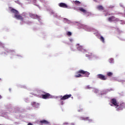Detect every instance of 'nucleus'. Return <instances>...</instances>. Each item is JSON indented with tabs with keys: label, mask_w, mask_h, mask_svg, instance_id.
<instances>
[{
	"label": "nucleus",
	"mask_w": 125,
	"mask_h": 125,
	"mask_svg": "<svg viewBox=\"0 0 125 125\" xmlns=\"http://www.w3.org/2000/svg\"><path fill=\"white\" fill-rule=\"evenodd\" d=\"M76 75L74 76L75 78H81L83 77L82 75H84V77H86V78H89V75H90V73L87 71H85L83 69H80L76 72Z\"/></svg>",
	"instance_id": "nucleus-1"
},
{
	"label": "nucleus",
	"mask_w": 125,
	"mask_h": 125,
	"mask_svg": "<svg viewBox=\"0 0 125 125\" xmlns=\"http://www.w3.org/2000/svg\"><path fill=\"white\" fill-rule=\"evenodd\" d=\"M11 12L12 13L15 14V18L18 19V20H21V21H24V18L23 17V16L19 14V12H18V11L15 10V9L12 8L11 10Z\"/></svg>",
	"instance_id": "nucleus-2"
},
{
	"label": "nucleus",
	"mask_w": 125,
	"mask_h": 125,
	"mask_svg": "<svg viewBox=\"0 0 125 125\" xmlns=\"http://www.w3.org/2000/svg\"><path fill=\"white\" fill-rule=\"evenodd\" d=\"M42 93H43V94L41 95L42 99H49L50 98H52V96H51L50 94L45 92H42Z\"/></svg>",
	"instance_id": "nucleus-3"
},
{
	"label": "nucleus",
	"mask_w": 125,
	"mask_h": 125,
	"mask_svg": "<svg viewBox=\"0 0 125 125\" xmlns=\"http://www.w3.org/2000/svg\"><path fill=\"white\" fill-rule=\"evenodd\" d=\"M108 21H109V22H118V21H120V19L116 18L115 16H112L108 18Z\"/></svg>",
	"instance_id": "nucleus-4"
},
{
	"label": "nucleus",
	"mask_w": 125,
	"mask_h": 125,
	"mask_svg": "<svg viewBox=\"0 0 125 125\" xmlns=\"http://www.w3.org/2000/svg\"><path fill=\"white\" fill-rule=\"evenodd\" d=\"M72 97V94H66L64 95L63 96H61L60 97V100H66V99H69V98H70V97Z\"/></svg>",
	"instance_id": "nucleus-5"
},
{
	"label": "nucleus",
	"mask_w": 125,
	"mask_h": 125,
	"mask_svg": "<svg viewBox=\"0 0 125 125\" xmlns=\"http://www.w3.org/2000/svg\"><path fill=\"white\" fill-rule=\"evenodd\" d=\"M98 79H100V80H102V81H106L107 80V77L103 74H98L97 75Z\"/></svg>",
	"instance_id": "nucleus-6"
},
{
	"label": "nucleus",
	"mask_w": 125,
	"mask_h": 125,
	"mask_svg": "<svg viewBox=\"0 0 125 125\" xmlns=\"http://www.w3.org/2000/svg\"><path fill=\"white\" fill-rule=\"evenodd\" d=\"M111 103L116 106V108L119 107V104L117 103V100L116 99H112L110 101Z\"/></svg>",
	"instance_id": "nucleus-7"
},
{
	"label": "nucleus",
	"mask_w": 125,
	"mask_h": 125,
	"mask_svg": "<svg viewBox=\"0 0 125 125\" xmlns=\"http://www.w3.org/2000/svg\"><path fill=\"white\" fill-rule=\"evenodd\" d=\"M86 56L87 57H89L90 58H99V57H98V56L96 55H93L92 54V53H88V54H86Z\"/></svg>",
	"instance_id": "nucleus-8"
},
{
	"label": "nucleus",
	"mask_w": 125,
	"mask_h": 125,
	"mask_svg": "<svg viewBox=\"0 0 125 125\" xmlns=\"http://www.w3.org/2000/svg\"><path fill=\"white\" fill-rule=\"evenodd\" d=\"M59 5L60 7H62L63 8H68V5L65 3H60Z\"/></svg>",
	"instance_id": "nucleus-9"
},
{
	"label": "nucleus",
	"mask_w": 125,
	"mask_h": 125,
	"mask_svg": "<svg viewBox=\"0 0 125 125\" xmlns=\"http://www.w3.org/2000/svg\"><path fill=\"white\" fill-rule=\"evenodd\" d=\"M31 105L34 108H39V106H40V104L39 103H37L35 102L31 103Z\"/></svg>",
	"instance_id": "nucleus-10"
},
{
	"label": "nucleus",
	"mask_w": 125,
	"mask_h": 125,
	"mask_svg": "<svg viewBox=\"0 0 125 125\" xmlns=\"http://www.w3.org/2000/svg\"><path fill=\"white\" fill-rule=\"evenodd\" d=\"M80 11H81V12H83V13H86L87 14V16H88L89 12H86V10H85L83 8L80 7L79 8Z\"/></svg>",
	"instance_id": "nucleus-11"
},
{
	"label": "nucleus",
	"mask_w": 125,
	"mask_h": 125,
	"mask_svg": "<svg viewBox=\"0 0 125 125\" xmlns=\"http://www.w3.org/2000/svg\"><path fill=\"white\" fill-rule=\"evenodd\" d=\"M40 123L41 124H42V125H48V124H49L47 121L44 120L40 121Z\"/></svg>",
	"instance_id": "nucleus-12"
},
{
	"label": "nucleus",
	"mask_w": 125,
	"mask_h": 125,
	"mask_svg": "<svg viewBox=\"0 0 125 125\" xmlns=\"http://www.w3.org/2000/svg\"><path fill=\"white\" fill-rule=\"evenodd\" d=\"M78 50H81V51H84V49H83V46H78L77 47Z\"/></svg>",
	"instance_id": "nucleus-13"
},
{
	"label": "nucleus",
	"mask_w": 125,
	"mask_h": 125,
	"mask_svg": "<svg viewBox=\"0 0 125 125\" xmlns=\"http://www.w3.org/2000/svg\"><path fill=\"white\" fill-rule=\"evenodd\" d=\"M97 8L98 10H104V7L102 5L98 6Z\"/></svg>",
	"instance_id": "nucleus-14"
},
{
	"label": "nucleus",
	"mask_w": 125,
	"mask_h": 125,
	"mask_svg": "<svg viewBox=\"0 0 125 125\" xmlns=\"http://www.w3.org/2000/svg\"><path fill=\"white\" fill-rule=\"evenodd\" d=\"M100 40L101 42H103V43L105 42V39H104V37H103V36L100 37Z\"/></svg>",
	"instance_id": "nucleus-15"
},
{
	"label": "nucleus",
	"mask_w": 125,
	"mask_h": 125,
	"mask_svg": "<svg viewBox=\"0 0 125 125\" xmlns=\"http://www.w3.org/2000/svg\"><path fill=\"white\" fill-rule=\"evenodd\" d=\"M83 121H88L89 122H92L91 119H89V117H86L85 118H83Z\"/></svg>",
	"instance_id": "nucleus-16"
},
{
	"label": "nucleus",
	"mask_w": 125,
	"mask_h": 125,
	"mask_svg": "<svg viewBox=\"0 0 125 125\" xmlns=\"http://www.w3.org/2000/svg\"><path fill=\"white\" fill-rule=\"evenodd\" d=\"M106 75L108 76V77H112V76H113V73H112V72H107Z\"/></svg>",
	"instance_id": "nucleus-17"
},
{
	"label": "nucleus",
	"mask_w": 125,
	"mask_h": 125,
	"mask_svg": "<svg viewBox=\"0 0 125 125\" xmlns=\"http://www.w3.org/2000/svg\"><path fill=\"white\" fill-rule=\"evenodd\" d=\"M39 18H40V16H39L38 15L34 14L33 19H39Z\"/></svg>",
	"instance_id": "nucleus-18"
},
{
	"label": "nucleus",
	"mask_w": 125,
	"mask_h": 125,
	"mask_svg": "<svg viewBox=\"0 0 125 125\" xmlns=\"http://www.w3.org/2000/svg\"><path fill=\"white\" fill-rule=\"evenodd\" d=\"M74 2L76 5L81 4V2H80V1L75 0V1H74Z\"/></svg>",
	"instance_id": "nucleus-19"
},
{
	"label": "nucleus",
	"mask_w": 125,
	"mask_h": 125,
	"mask_svg": "<svg viewBox=\"0 0 125 125\" xmlns=\"http://www.w3.org/2000/svg\"><path fill=\"white\" fill-rule=\"evenodd\" d=\"M29 16L30 17H31V18H33L34 19V17L35 16V14H29Z\"/></svg>",
	"instance_id": "nucleus-20"
},
{
	"label": "nucleus",
	"mask_w": 125,
	"mask_h": 125,
	"mask_svg": "<svg viewBox=\"0 0 125 125\" xmlns=\"http://www.w3.org/2000/svg\"><path fill=\"white\" fill-rule=\"evenodd\" d=\"M66 35H67V36H72V32H70V31H68V32L67 33Z\"/></svg>",
	"instance_id": "nucleus-21"
},
{
	"label": "nucleus",
	"mask_w": 125,
	"mask_h": 125,
	"mask_svg": "<svg viewBox=\"0 0 125 125\" xmlns=\"http://www.w3.org/2000/svg\"><path fill=\"white\" fill-rule=\"evenodd\" d=\"M86 89H90L91 88V87L89 85H87V86L85 87Z\"/></svg>",
	"instance_id": "nucleus-22"
},
{
	"label": "nucleus",
	"mask_w": 125,
	"mask_h": 125,
	"mask_svg": "<svg viewBox=\"0 0 125 125\" xmlns=\"http://www.w3.org/2000/svg\"><path fill=\"white\" fill-rule=\"evenodd\" d=\"M113 61H114V59H109L110 63H112V62H113Z\"/></svg>",
	"instance_id": "nucleus-23"
},
{
	"label": "nucleus",
	"mask_w": 125,
	"mask_h": 125,
	"mask_svg": "<svg viewBox=\"0 0 125 125\" xmlns=\"http://www.w3.org/2000/svg\"><path fill=\"white\" fill-rule=\"evenodd\" d=\"M63 125H69V123L68 122H64L63 123Z\"/></svg>",
	"instance_id": "nucleus-24"
},
{
	"label": "nucleus",
	"mask_w": 125,
	"mask_h": 125,
	"mask_svg": "<svg viewBox=\"0 0 125 125\" xmlns=\"http://www.w3.org/2000/svg\"><path fill=\"white\" fill-rule=\"evenodd\" d=\"M121 109H122V107H119L117 109V111H119V110H121Z\"/></svg>",
	"instance_id": "nucleus-25"
},
{
	"label": "nucleus",
	"mask_w": 125,
	"mask_h": 125,
	"mask_svg": "<svg viewBox=\"0 0 125 125\" xmlns=\"http://www.w3.org/2000/svg\"><path fill=\"white\" fill-rule=\"evenodd\" d=\"M27 125H33V124L29 123L27 124Z\"/></svg>",
	"instance_id": "nucleus-26"
},
{
	"label": "nucleus",
	"mask_w": 125,
	"mask_h": 125,
	"mask_svg": "<svg viewBox=\"0 0 125 125\" xmlns=\"http://www.w3.org/2000/svg\"><path fill=\"white\" fill-rule=\"evenodd\" d=\"M1 45H2V44L1 43V42H0V46Z\"/></svg>",
	"instance_id": "nucleus-27"
},
{
	"label": "nucleus",
	"mask_w": 125,
	"mask_h": 125,
	"mask_svg": "<svg viewBox=\"0 0 125 125\" xmlns=\"http://www.w3.org/2000/svg\"><path fill=\"white\" fill-rule=\"evenodd\" d=\"M1 98H2V97L0 95V99H1Z\"/></svg>",
	"instance_id": "nucleus-28"
},
{
	"label": "nucleus",
	"mask_w": 125,
	"mask_h": 125,
	"mask_svg": "<svg viewBox=\"0 0 125 125\" xmlns=\"http://www.w3.org/2000/svg\"><path fill=\"white\" fill-rule=\"evenodd\" d=\"M107 15L110 16V15H111V14H107Z\"/></svg>",
	"instance_id": "nucleus-29"
},
{
	"label": "nucleus",
	"mask_w": 125,
	"mask_h": 125,
	"mask_svg": "<svg viewBox=\"0 0 125 125\" xmlns=\"http://www.w3.org/2000/svg\"><path fill=\"white\" fill-rule=\"evenodd\" d=\"M110 106H113V104H110Z\"/></svg>",
	"instance_id": "nucleus-30"
},
{
	"label": "nucleus",
	"mask_w": 125,
	"mask_h": 125,
	"mask_svg": "<svg viewBox=\"0 0 125 125\" xmlns=\"http://www.w3.org/2000/svg\"><path fill=\"white\" fill-rule=\"evenodd\" d=\"M72 125H74V124H72Z\"/></svg>",
	"instance_id": "nucleus-31"
}]
</instances>
